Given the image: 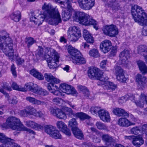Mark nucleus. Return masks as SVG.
Returning a JSON list of instances; mask_svg holds the SVG:
<instances>
[{
    "label": "nucleus",
    "instance_id": "nucleus-1",
    "mask_svg": "<svg viewBox=\"0 0 147 147\" xmlns=\"http://www.w3.org/2000/svg\"><path fill=\"white\" fill-rule=\"evenodd\" d=\"M88 75L89 77L92 79H96L103 82L102 84L104 89L106 90H114L117 88V85L107 80L108 78L104 77L101 71L96 67H94L89 69L88 71Z\"/></svg>",
    "mask_w": 147,
    "mask_h": 147
},
{
    "label": "nucleus",
    "instance_id": "nucleus-2",
    "mask_svg": "<svg viewBox=\"0 0 147 147\" xmlns=\"http://www.w3.org/2000/svg\"><path fill=\"white\" fill-rule=\"evenodd\" d=\"M44 12L42 14L46 15L49 21V24L52 25H57L61 22V19L59 11L52 7L50 3H45L42 7Z\"/></svg>",
    "mask_w": 147,
    "mask_h": 147
},
{
    "label": "nucleus",
    "instance_id": "nucleus-3",
    "mask_svg": "<svg viewBox=\"0 0 147 147\" xmlns=\"http://www.w3.org/2000/svg\"><path fill=\"white\" fill-rule=\"evenodd\" d=\"M131 13L135 22L139 24H147V15L140 6L134 5L131 7Z\"/></svg>",
    "mask_w": 147,
    "mask_h": 147
},
{
    "label": "nucleus",
    "instance_id": "nucleus-4",
    "mask_svg": "<svg viewBox=\"0 0 147 147\" xmlns=\"http://www.w3.org/2000/svg\"><path fill=\"white\" fill-rule=\"evenodd\" d=\"M2 38L4 40L5 42L3 44L2 48H0L9 58L12 60L14 57V50L13 44L11 38L8 34L6 33L5 35L3 36Z\"/></svg>",
    "mask_w": 147,
    "mask_h": 147
},
{
    "label": "nucleus",
    "instance_id": "nucleus-5",
    "mask_svg": "<svg viewBox=\"0 0 147 147\" xmlns=\"http://www.w3.org/2000/svg\"><path fill=\"white\" fill-rule=\"evenodd\" d=\"M68 51L71 56L73 62L75 64H82L86 63V60L82 56L80 52L77 49L69 45L68 47Z\"/></svg>",
    "mask_w": 147,
    "mask_h": 147
},
{
    "label": "nucleus",
    "instance_id": "nucleus-6",
    "mask_svg": "<svg viewBox=\"0 0 147 147\" xmlns=\"http://www.w3.org/2000/svg\"><path fill=\"white\" fill-rule=\"evenodd\" d=\"M22 124L19 119L11 116L7 119L5 123L2 125V127L6 128H10L13 130L19 131Z\"/></svg>",
    "mask_w": 147,
    "mask_h": 147
},
{
    "label": "nucleus",
    "instance_id": "nucleus-7",
    "mask_svg": "<svg viewBox=\"0 0 147 147\" xmlns=\"http://www.w3.org/2000/svg\"><path fill=\"white\" fill-rule=\"evenodd\" d=\"M59 0H55L57 1ZM61 5H63L65 6V3L67 4V8L63 10L62 17L63 20L65 21H67L71 18L72 13H73V9L72 8L71 3L69 0H63L58 2Z\"/></svg>",
    "mask_w": 147,
    "mask_h": 147
},
{
    "label": "nucleus",
    "instance_id": "nucleus-8",
    "mask_svg": "<svg viewBox=\"0 0 147 147\" xmlns=\"http://www.w3.org/2000/svg\"><path fill=\"white\" fill-rule=\"evenodd\" d=\"M81 32L79 28L76 26L70 27L68 30V38L74 42L77 41L81 37Z\"/></svg>",
    "mask_w": 147,
    "mask_h": 147
},
{
    "label": "nucleus",
    "instance_id": "nucleus-9",
    "mask_svg": "<svg viewBox=\"0 0 147 147\" xmlns=\"http://www.w3.org/2000/svg\"><path fill=\"white\" fill-rule=\"evenodd\" d=\"M102 31L104 33L111 37H114L118 34V30L116 26L111 25L105 26Z\"/></svg>",
    "mask_w": 147,
    "mask_h": 147
},
{
    "label": "nucleus",
    "instance_id": "nucleus-10",
    "mask_svg": "<svg viewBox=\"0 0 147 147\" xmlns=\"http://www.w3.org/2000/svg\"><path fill=\"white\" fill-rule=\"evenodd\" d=\"M87 14L83 12L75 10L73 9L72 17L74 21L83 24L84 20L87 17Z\"/></svg>",
    "mask_w": 147,
    "mask_h": 147
},
{
    "label": "nucleus",
    "instance_id": "nucleus-11",
    "mask_svg": "<svg viewBox=\"0 0 147 147\" xmlns=\"http://www.w3.org/2000/svg\"><path fill=\"white\" fill-rule=\"evenodd\" d=\"M114 72L118 81L121 82H125L127 78L124 75V72L123 69L120 66H117L115 67Z\"/></svg>",
    "mask_w": 147,
    "mask_h": 147
},
{
    "label": "nucleus",
    "instance_id": "nucleus-12",
    "mask_svg": "<svg viewBox=\"0 0 147 147\" xmlns=\"http://www.w3.org/2000/svg\"><path fill=\"white\" fill-rule=\"evenodd\" d=\"M80 8L85 10H90L94 6L95 0H78Z\"/></svg>",
    "mask_w": 147,
    "mask_h": 147
},
{
    "label": "nucleus",
    "instance_id": "nucleus-13",
    "mask_svg": "<svg viewBox=\"0 0 147 147\" xmlns=\"http://www.w3.org/2000/svg\"><path fill=\"white\" fill-rule=\"evenodd\" d=\"M105 1L106 5L115 11L121 9V5L118 0H105Z\"/></svg>",
    "mask_w": 147,
    "mask_h": 147
},
{
    "label": "nucleus",
    "instance_id": "nucleus-14",
    "mask_svg": "<svg viewBox=\"0 0 147 147\" xmlns=\"http://www.w3.org/2000/svg\"><path fill=\"white\" fill-rule=\"evenodd\" d=\"M50 111L51 114L59 119H65L67 118V115L64 111L59 109L51 108L50 109Z\"/></svg>",
    "mask_w": 147,
    "mask_h": 147
},
{
    "label": "nucleus",
    "instance_id": "nucleus-15",
    "mask_svg": "<svg viewBox=\"0 0 147 147\" xmlns=\"http://www.w3.org/2000/svg\"><path fill=\"white\" fill-rule=\"evenodd\" d=\"M136 80L138 83L139 88L143 89L147 85V80L146 77L138 74L136 76Z\"/></svg>",
    "mask_w": 147,
    "mask_h": 147
},
{
    "label": "nucleus",
    "instance_id": "nucleus-16",
    "mask_svg": "<svg viewBox=\"0 0 147 147\" xmlns=\"http://www.w3.org/2000/svg\"><path fill=\"white\" fill-rule=\"evenodd\" d=\"M60 90L63 92L68 94H76L77 92L75 89L71 88L70 86L65 83L61 84L60 86Z\"/></svg>",
    "mask_w": 147,
    "mask_h": 147
},
{
    "label": "nucleus",
    "instance_id": "nucleus-17",
    "mask_svg": "<svg viewBox=\"0 0 147 147\" xmlns=\"http://www.w3.org/2000/svg\"><path fill=\"white\" fill-rule=\"evenodd\" d=\"M59 55H54L53 57L47 59L48 65L50 69H54L57 67V63L59 61Z\"/></svg>",
    "mask_w": 147,
    "mask_h": 147
},
{
    "label": "nucleus",
    "instance_id": "nucleus-18",
    "mask_svg": "<svg viewBox=\"0 0 147 147\" xmlns=\"http://www.w3.org/2000/svg\"><path fill=\"white\" fill-rule=\"evenodd\" d=\"M45 18H47L46 15L41 13L36 17L35 16V15L34 16L32 15L30 18V20L31 22L39 26L42 23Z\"/></svg>",
    "mask_w": 147,
    "mask_h": 147
},
{
    "label": "nucleus",
    "instance_id": "nucleus-19",
    "mask_svg": "<svg viewBox=\"0 0 147 147\" xmlns=\"http://www.w3.org/2000/svg\"><path fill=\"white\" fill-rule=\"evenodd\" d=\"M57 127L60 129H61L62 131L66 135L70 136L71 133L70 130L68 129L67 125L62 121H58L56 123Z\"/></svg>",
    "mask_w": 147,
    "mask_h": 147
},
{
    "label": "nucleus",
    "instance_id": "nucleus-20",
    "mask_svg": "<svg viewBox=\"0 0 147 147\" xmlns=\"http://www.w3.org/2000/svg\"><path fill=\"white\" fill-rule=\"evenodd\" d=\"M112 43L110 41L105 40L100 44V48L101 51L105 53L109 51L111 49Z\"/></svg>",
    "mask_w": 147,
    "mask_h": 147
},
{
    "label": "nucleus",
    "instance_id": "nucleus-21",
    "mask_svg": "<svg viewBox=\"0 0 147 147\" xmlns=\"http://www.w3.org/2000/svg\"><path fill=\"white\" fill-rule=\"evenodd\" d=\"M102 138V140L108 145L114 146L116 144L115 140L112 136L107 134L103 135Z\"/></svg>",
    "mask_w": 147,
    "mask_h": 147
},
{
    "label": "nucleus",
    "instance_id": "nucleus-22",
    "mask_svg": "<svg viewBox=\"0 0 147 147\" xmlns=\"http://www.w3.org/2000/svg\"><path fill=\"white\" fill-rule=\"evenodd\" d=\"M99 116L100 119L105 122L110 121L111 118L109 113L104 109H101L99 112Z\"/></svg>",
    "mask_w": 147,
    "mask_h": 147
},
{
    "label": "nucleus",
    "instance_id": "nucleus-23",
    "mask_svg": "<svg viewBox=\"0 0 147 147\" xmlns=\"http://www.w3.org/2000/svg\"><path fill=\"white\" fill-rule=\"evenodd\" d=\"M90 129L92 132V134L90 135V137L93 142L96 143L100 142V139L96 136L94 134L95 133L97 136H98L100 134V132L95 128L91 127Z\"/></svg>",
    "mask_w": 147,
    "mask_h": 147
},
{
    "label": "nucleus",
    "instance_id": "nucleus-24",
    "mask_svg": "<svg viewBox=\"0 0 147 147\" xmlns=\"http://www.w3.org/2000/svg\"><path fill=\"white\" fill-rule=\"evenodd\" d=\"M135 102L137 106L143 107L145 103L147 104V96L142 93L140 96L139 100L135 101Z\"/></svg>",
    "mask_w": 147,
    "mask_h": 147
},
{
    "label": "nucleus",
    "instance_id": "nucleus-25",
    "mask_svg": "<svg viewBox=\"0 0 147 147\" xmlns=\"http://www.w3.org/2000/svg\"><path fill=\"white\" fill-rule=\"evenodd\" d=\"M83 24L86 26H88L90 25H93L94 26V28L96 30H97L98 28L97 26H96L97 22L94 19L92 18H90V16L88 15V14Z\"/></svg>",
    "mask_w": 147,
    "mask_h": 147
},
{
    "label": "nucleus",
    "instance_id": "nucleus-26",
    "mask_svg": "<svg viewBox=\"0 0 147 147\" xmlns=\"http://www.w3.org/2000/svg\"><path fill=\"white\" fill-rule=\"evenodd\" d=\"M113 112L115 115L119 117L129 116L128 113L124 109L121 108H115L113 109Z\"/></svg>",
    "mask_w": 147,
    "mask_h": 147
},
{
    "label": "nucleus",
    "instance_id": "nucleus-27",
    "mask_svg": "<svg viewBox=\"0 0 147 147\" xmlns=\"http://www.w3.org/2000/svg\"><path fill=\"white\" fill-rule=\"evenodd\" d=\"M26 100L29 102L36 105H44L46 104L44 101L36 99L34 97L28 96L26 97Z\"/></svg>",
    "mask_w": 147,
    "mask_h": 147
},
{
    "label": "nucleus",
    "instance_id": "nucleus-28",
    "mask_svg": "<svg viewBox=\"0 0 147 147\" xmlns=\"http://www.w3.org/2000/svg\"><path fill=\"white\" fill-rule=\"evenodd\" d=\"M83 36L87 42L90 44H92L94 42V40L92 36L86 30H84Z\"/></svg>",
    "mask_w": 147,
    "mask_h": 147
},
{
    "label": "nucleus",
    "instance_id": "nucleus-29",
    "mask_svg": "<svg viewBox=\"0 0 147 147\" xmlns=\"http://www.w3.org/2000/svg\"><path fill=\"white\" fill-rule=\"evenodd\" d=\"M25 125L28 127L37 130L42 129L43 128L42 126L32 121H27L25 122Z\"/></svg>",
    "mask_w": 147,
    "mask_h": 147
},
{
    "label": "nucleus",
    "instance_id": "nucleus-30",
    "mask_svg": "<svg viewBox=\"0 0 147 147\" xmlns=\"http://www.w3.org/2000/svg\"><path fill=\"white\" fill-rule=\"evenodd\" d=\"M44 76L46 80L51 83L57 84L60 82V81L55 78L51 73H45Z\"/></svg>",
    "mask_w": 147,
    "mask_h": 147
},
{
    "label": "nucleus",
    "instance_id": "nucleus-31",
    "mask_svg": "<svg viewBox=\"0 0 147 147\" xmlns=\"http://www.w3.org/2000/svg\"><path fill=\"white\" fill-rule=\"evenodd\" d=\"M132 143L136 147H140L144 143V140L142 137L140 136H136L134 140H132Z\"/></svg>",
    "mask_w": 147,
    "mask_h": 147
},
{
    "label": "nucleus",
    "instance_id": "nucleus-32",
    "mask_svg": "<svg viewBox=\"0 0 147 147\" xmlns=\"http://www.w3.org/2000/svg\"><path fill=\"white\" fill-rule=\"evenodd\" d=\"M72 131L74 136L76 138L81 140L84 139L83 134L82 131L78 127L74 129Z\"/></svg>",
    "mask_w": 147,
    "mask_h": 147
},
{
    "label": "nucleus",
    "instance_id": "nucleus-33",
    "mask_svg": "<svg viewBox=\"0 0 147 147\" xmlns=\"http://www.w3.org/2000/svg\"><path fill=\"white\" fill-rule=\"evenodd\" d=\"M137 63L142 74H145L147 73V67L144 62L139 60L137 62Z\"/></svg>",
    "mask_w": 147,
    "mask_h": 147
},
{
    "label": "nucleus",
    "instance_id": "nucleus-34",
    "mask_svg": "<svg viewBox=\"0 0 147 147\" xmlns=\"http://www.w3.org/2000/svg\"><path fill=\"white\" fill-rule=\"evenodd\" d=\"M129 121L124 117L119 118L117 122V124L120 126L122 127H128L129 124Z\"/></svg>",
    "mask_w": 147,
    "mask_h": 147
},
{
    "label": "nucleus",
    "instance_id": "nucleus-35",
    "mask_svg": "<svg viewBox=\"0 0 147 147\" xmlns=\"http://www.w3.org/2000/svg\"><path fill=\"white\" fill-rule=\"evenodd\" d=\"M74 116L76 118H80L81 120L89 119L90 117L86 114L81 112L74 113Z\"/></svg>",
    "mask_w": 147,
    "mask_h": 147
},
{
    "label": "nucleus",
    "instance_id": "nucleus-36",
    "mask_svg": "<svg viewBox=\"0 0 147 147\" xmlns=\"http://www.w3.org/2000/svg\"><path fill=\"white\" fill-rule=\"evenodd\" d=\"M30 73L34 77L39 80H42L44 79V77L42 75L35 69H33L31 70L30 71Z\"/></svg>",
    "mask_w": 147,
    "mask_h": 147
},
{
    "label": "nucleus",
    "instance_id": "nucleus-37",
    "mask_svg": "<svg viewBox=\"0 0 147 147\" xmlns=\"http://www.w3.org/2000/svg\"><path fill=\"white\" fill-rule=\"evenodd\" d=\"M21 16V13L19 11L13 12L10 15V17L11 19L16 22H18L19 21Z\"/></svg>",
    "mask_w": 147,
    "mask_h": 147
},
{
    "label": "nucleus",
    "instance_id": "nucleus-38",
    "mask_svg": "<svg viewBox=\"0 0 147 147\" xmlns=\"http://www.w3.org/2000/svg\"><path fill=\"white\" fill-rule=\"evenodd\" d=\"M54 50L53 49L48 50V49H45V57L44 59H48L52 57H53L54 55H58V54H55L52 52H54Z\"/></svg>",
    "mask_w": 147,
    "mask_h": 147
},
{
    "label": "nucleus",
    "instance_id": "nucleus-39",
    "mask_svg": "<svg viewBox=\"0 0 147 147\" xmlns=\"http://www.w3.org/2000/svg\"><path fill=\"white\" fill-rule=\"evenodd\" d=\"M78 88L79 90L83 93L85 97H88L90 93L89 90L86 87L82 86H79L78 87Z\"/></svg>",
    "mask_w": 147,
    "mask_h": 147
},
{
    "label": "nucleus",
    "instance_id": "nucleus-40",
    "mask_svg": "<svg viewBox=\"0 0 147 147\" xmlns=\"http://www.w3.org/2000/svg\"><path fill=\"white\" fill-rule=\"evenodd\" d=\"M55 129V127L51 125H47L45 126V131L46 133L50 136L53 131Z\"/></svg>",
    "mask_w": 147,
    "mask_h": 147
},
{
    "label": "nucleus",
    "instance_id": "nucleus-41",
    "mask_svg": "<svg viewBox=\"0 0 147 147\" xmlns=\"http://www.w3.org/2000/svg\"><path fill=\"white\" fill-rule=\"evenodd\" d=\"M10 140V138H6L4 134L0 133V142L2 143L3 147L5 146L7 142Z\"/></svg>",
    "mask_w": 147,
    "mask_h": 147
},
{
    "label": "nucleus",
    "instance_id": "nucleus-42",
    "mask_svg": "<svg viewBox=\"0 0 147 147\" xmlns=\"http://www.w3.org/2000/svg\"><path fill=\"white\" fill-rule=\"evenodd\" d=\"M50 136L55 139L61 138V136L59 131L57 129H56V128L53 131Z\"/></svg>",
    "mask_w": 147,
    "mask_h": 147
},
{
    "label": "nucleus",
    "instance_id": "nucleus-43",
    "mask_svg": "<svg viewBox=\"0 0 147 147\" xmlns=\"http://www.w3.org/2000/svg\"><path fill=\"white\" fill-rule=\"evenodd\" d=\"M25 42L27 45L28 47L29 48L31 45L36 42V40L33 38L29 37L25 38Z\"/></svg>",
    "mask_w": 147,
    "mask_h": 147
},
{
    "label": "nucleus",
    "instance_id": "nucleus-44",
    "mask_svg": "<svg viewBox=\"0 0 147 147\" xmlns=\"http://www.w3.org/2000/svg\"><path fill=\"white\" fill-rule=\"evenodd\" d=\"M138 52L139 54L141 55L144 53H147V47L145 45H141L138 47Z\"/></svg>",
    "mask_w": 147,
    "mask_h": 147
},
{
    "label": "nucleus",
    "instance_id": "nucleus-45",
    "mask_svg": "<svg viewBox=\"0 0 147 147\" xmlns=\"http://www.w3.org/2000/svg\"><path fill=\"white\" fill-rule=\"evenodd\" d=\"M69 126L71 128V130H73L74 129L78 127H77L78 123L76 119L73 118L69 121Z\"/></svg>",
    "mask_w": 147,
    "mask_h": 147
},
{
    "label": "nucleus",
    "instance_id": "nucleus-46",
    "mask_svg": "<svg viewBox=\"0 0 147 147\" xmlns=\"http://www.w3.org/2000/svg\"><path fill=\"white\" fill-rule=\"evenodd\" d=\"M5 144V146L3 147H20V146L17 143L13 142V140L10 139L8 140Z\"/></svg>",
    "mask_w": 147,
    "mask_h": 147
},
{
    "label": "nucleus",
    "instance_id": "nucleus-47",
    "mask_svg": "<svg viewBox=\"0 0 147 147\" xmlns=\"http://www.w3.org/2000/svg\"><path fill=\"white\" fill-rule=\"evenodd\" d=\"M95 125L97 127V128L99 129H103L104 130H108L107 127L105 124L100 122L98 121L96 122Z\"/></svg>",
    "mask_w": 147,
    "mask_h": 147
},
{
    "label": "nucleus",
    "instance_id": "nucleus-48",
    "mask_svg": "<svg viewBox=\"0 0 147 147\" xmlns=\"http://www.w3.org/2000/svg\"><path fill=\"white\" fill-rule=\"evenodd\" d=\"M26 109L28 115H33L36 111V109L31 106L27 107Z\"/></svg>",
    "mask_w": 147,
    "mask_h": 147
},
{
    "label": "nucleus",
    "instance_id": "nucleus-49",
    "mask_svg": "<svg viewBox=\"0 0 147 147\" xmlns=\"http://www.w3.org/2000/svg\"><path fill=\"white\" fill-rule=\"evenodd\" d=\"M89 53L90 56L94 57H97L99 56L98 51L96 49H93L90 50Z\"/></svg>",
    "mask_w": 147,
    "mask_h": 147
},
{
    "label": "nucleus",
    "instance_id": "nucleus-50",
    "mask_svg": "<svg viewBox=\"0 0 147 147\" xmlns=\"http://www.w3.org/2000/svg\"><path fill=\"white\" fill-rule=\"evenodd\" d=\"M33 84L32 83H28L25 84L24 87L22 88L21 91H26L27 90L31 91Z\"/></svg>",
    "mask_w": 147,
    "mask_h": 147
},
{
    "label": "nucleus",
    "instance_id": "nucleus-51",
    "mask_svg": "<svg viewBox=\"0 0 147 147\" xmlns=\"http://www.w3.org/2000/svg\"><path fill=\"white\" fill-rule=\"evenodd\" d=\"M129 51L128 50H124L120 53L119 56L120 58H124L129 57Z\"/></svg>",
    "mask_w": 147,
    "mask_h": 147
},
{
    "label": "nucleus",
    "instance_id": "nucleus-52",
    "mask_svg": "<svg viewBox=\"0 0 147 147\" xmlns=\"http://www.w3.org/2000/svg\"><path fill=\"white\" fill-rule=\"evenodd\" d=\"M63 110L66 115H67L69 116H70L71 115H73L74 116V113H73V110L71 108L68 107H65L64 108Z\"/></svg>",
    "mask_w": 147,
    "mask_h": 147
},
{
    "label": "nucleus",
    "instance_id": "nucleus-53",
    "mask_svg": "<svg viewBox=\"0 0 147 147\" xmlns=\"http://www.w3.org/2000/svg\"><path fill=\"white\" fill-rule=\"evenodd\" d=\"M39 49L37 50L36 55L42 58V59H44L45 53H44V52H45V51H44L43 49L40 47H39Z\"/></svg>",
    "mask_w": 147,
    "mask_h": 147
},
{
    "label": "nucleus",
    "instance_id": "nucleus-54",
    "mask_svg": "<svg viewBox=\"0 0 147 147\" xmlns=\"http://www.w3.org/2000/svg\"><path fill=\"white\" fill-rule=\"evenodd\" d=\"M19 131H26L29 133L32 134H35V132L34 131H33L32 130L28 128L22 124L20 128V130H19Z\"/></svg>",
    "mask_w": 147,
    "mask_h": 147
},
{
    "label": "nucleus",
    "instance_id": "nucleus-55",
    "mask_svg": "<svg viewBox=\"0 0 147 147\" xmlns=\"http://www.w3.org/2000/svg\"><path fill=\"white\" fill-rule=\"evenodd\" d=\"M100 110V108L98 107H92L90 109V111L93 114H96L97 113L99 114V112Z\"/></svg>",
    "mask_w": 147,
    "mask_h": 147
},
{
    "label": "nucleus",
    "instance_id": "nucleus-56",
    "mask_svg": "<svg viewBox=\"0 0 147 147\" xmlns=\"http://www.w3.org/2000/svg\"><path fill=\"white\" fill-rule=\"evenodd\" d=\"M131 134L134 135H137L140 131V130L138 127H135L132 128L130 130Z\"/></svg>",
    "mask_w": 147,
    "mask_h": 147
},
{
    "label": "nucleus",
    "instance_id": "nucleus-57",
    "mask_svg": "<svg viewBox=\"0 0 147 147\" xmlns=\"http://www.w3.org/2000/svg\"><path fill=\"white\" fill-rule=\"evenodd\" d=\"M37 94L42 96H45L48 95L49 92L44 89H43L42 88H40L39 89V90Z\"/></svg>",
    "mask_w": 147,
    "mask_h": 147
},
{
    "label": "nucleus",
    "instance_id": "nucleus-58",
    "mask_svg": "<svg viewBox=\"0 0 147 147\" xmlns=\"http://www.w3.org/2000/svg\"><path fill=\"white\" fill-rule=\"evenodd\" d=\"M12 88L15 90L21 91L22 88L19 86L15 82H13L11 85Z\"/></svg>",
    "mask_w": 147,
    "mask_h": 147
},
{
    "label": "nucleus",
    "instance_id": "nucleus-59",
    "mask_svg": "<svg viewBox=\"0 0 147 147\" xmlns=\"http://www.w3.org/2000/svg\"><path fill=\"white\" fill-rule=\"evenodd\" d=\"M39 88L36 84H33V86H32L31 91L34 93L37 94V92H38L39 90Z\"/></svg>",
    "mask_w": 147,
    "mask_h": 147
},
{
    "label": "nucleus",
    "instance_id": "nucleus-60",
    "mask_svg": "<svg viewBox=\"0 0 147 147\" xmlns=\"http://www.w3.org/2000/svg\"><path fill=\"white\" fill-rule=\"evenodd\" d=\"M11 71L13 76L16 77L17 76V74L16 70V68L14 64H12L11 66Z\"/></svg>",
    "mask_w": 147,
    "mask_h": 147
},
{
    "label": "nucleus",
    "instance_id": "nucleus-61",
    "mask_svg": "<svg viewBox=\"0 0 147 147\" xmlns=\"http://www.w3.org/2000/svg\"><path fill=\"white\" fill-rule=\"evenodd\" d=\"M55 87L56 89L52 93L54 95L57 96H59L60 95H62L61 93L58 90V87L56 85H55Z\"/></svg>",
    "mask_w": 147,
    "mask_h": 147
},
{
    "label": "nucleus",
    "instance_id": "nucleus-62",
    "mask_svg": "<svg viewBox=\"0 0 147 147\" xmlns=\"http://www.w3.org/2000/svg\"><path fill=\"white\" fill-rule=\"evenodd\" d=\"M107 60H103L100 63V67L103 69H105L106 66L107 64Z\"/></svg>",
    "mask_w": 147,
    "mask_h": 147
},
{
    "label": "nucleus",
    "instance_id": "nucleus-63",
    "mask_svg": "<svg viewBox=\"0 0 147 147\" xmlns=\"http://www.w3.org/2000/svg\"><path fill=\"white\" fill-rule=\"evenodd\" d=\"M82 147H95L90 142H85L82 144Z\"/></svg>",
    "mask_w": 147,
    "mask_h": 147
},
{
    "label": "nucleus",
    "instance_id": "nucleus-64",
    "mask_svg": "<svg viewBox=\"0 0 147 147\" xmlns=\"http://www.w3.org/2000/svg\"><path fill=\"white\" fill-rule=\"evenodd\" d=\"M20 114L22 116L24 117H27L28 115L26 109L20 111Z\"/></svg>",
    "mask_w": 147,
    "mask_h": 147
}]
</instances>
